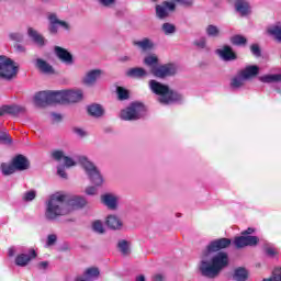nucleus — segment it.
Instances as JSON below:
<instances>
[{
    "instance_id": "nucleus-1",
    "label": "nucleus",
    "mask_w": 281,
    "mask_h": 281,
    "mask_svg": "<svg viewBox=\"0 0 281 281\" xmlns=\"http://www.w3.org/2000/svg\"><path fill=\"white\" fill-rule=\"evenodd\" d=\"M232 245V239L220 238L211 241L206 248L202 251L199 271L203 278L214 280L221 276V271L229 267V255L221 251V249H227Z\"/></svg>"
},
{
    "instance_id": "nucleus-2",
    "label": "nucleus",
    "mask_w": 281,
    "mask_h": 281,
    "mask_svg": "<svg viewBox=\"0 0 281 281\" xmlns=\"http://www.w3.org/2000/svg\"><path fill=\"white\" fill-rule=\"evenodd\" d=\"M87 205V199L80 195L68 196L63 193L52 194L44 204V218L50 223L63 218V216H69L70 212L85 207Z\"/></svg>"
},
{
    "instance_id": "nucleus-3",
    "label": "nucleus",
    "mask_w": 281,
    "mask_h": 281,
    "mask_svg": "<svg viewBox=\"0 0 281 281\" xmlns=\"http://www.w3.org/2000/svg\"><path fill=\"white\" fill-rule=\"evenodd\" d=\"M149 89L153 93L158 95V102L165 106L177 104V102H183V94L155 79L149 80Z\"/></svg>"
},
{
    "instance_id": "nucleus-4",
    "label": "nucleus",
    "mask_w": 281,
    "mask_h": 281,
    "mask_svg": "<svg viewBox=\"0 0 281 281\" xmlns=\"http://www.w3.org/2000/svg\"><path fill=\"white\" fill-rule=\"evenodd\" d=\"M77 159L87 177H89L91 183L97 188H100L104 183V178L102 177V173H100V170H98V167H95V165L86 156H79Z\"/></svg>"
},
{
    "instance_id": "nucleus-5",
    "label": "nucleus",
    "mask_w": 281,
    "mask_h": 281,
    "mask_svg": "<svg viewBox=\"0 0 281 281\" xmlns=\"http://www.w3.org/2000/svg\"><path fill=\"white\" fill-rule=\"evenodd\" d=\"M146 115V105L142 102H132L127 108L123 109L120 113L121 120L125 122H135L142 120Z\"/></svg>"
},
{
    "instance_id": "nucleus-6",
    "label": "nucleus",
    "mask_w": 281,
    "mask_h": 281,
    "mask_svg": "<svg viewBox=\"0 0 281 281\" xmlns=\"http://www.w3.org/2000/svg\"><path fill=\"white\" fill-rule=\"evenodd\" d=\"M179 71V67L177 64H165L159 66H153L150 68V74L154 78H159L164 80L166 78H172V76H177Z\"/></svg>"
},
{
    "instance_id": "nucleus-7",
    "label": "nucleus",
    "mask_w": 281,
    "mask_h": 281,
    "mask_svg": "<svg viewBox=\"0 0 281 281\" xmlns=\"http://www.w3.org/2000/svg\"><path fill=\"white\" fill-rule=\"evenodd\" d=\"M47 20H48V32L49 34H58V31L60 27L64 32H71V23L58 19L57 13H48L47 14Z\"/></svg>"
},
{
    "instance_id": "nucleus-8",
    "label": "nucleus",
    "mask_w": 281,
    "mask_h": 281,
    "mask_svg": "<svg viewBox=\"0 0 281 281\" xmlns=\"http://www.w3.org/2000/svg\"><path fill=\"white\" fill-rule=\"evenodd\" d=\"M16 74H19V66H15L12 59L5 56H0V78L12 80Z\"/></svg>"
},
{
    "instance_id": "nucleus-9",
    "label": "nucleus",
    "mask_w": 281,
    "mask_h": 281,
    "mask_svg": "<svg viewBox=\"0 0 281 281\" xmlns=\"http://www.w3.org/2000/svg\"><path fill=\"white\" fill-rule=\"evenodd\" d=\"M155 10L157 19L164 21V19H168V16H170V12H176L177 3L172 1H164L161 4H157Z\"/></svg>"
},
{
    "instance_id": "nucleus-10",
    "label": "nucleus",
    "mask_w": 281,
    "mask_h": 281,
    "mask_svg": "<svg viewBox=\"0 0 281 281\" xmlns=\"http://www.w3.org/2000/svg\"><path fill=\"white\" fill-rule=\"evenodd\" d=\"M215 54L220 56L222 60L225 63H229L232 60H237L238 55L234 53V49L229 45H224L222 48H217L215 50Z\"/></svg>"
},
{
    "instance_id": "nucleus-11",
    "label": "nucleus",
    "mask_w": 281,
    "mask_h": 281,
    "mask_svg": "<svg viewBox=\"0 0 281 281\" xmlns=\"http://www.w3.org/2000/svg\"><path fill=\"white\" fill-rule=\"evenodd\" d=\"M55 56L64 63V65H74V55L69 53V50L60 47V46H55L54 48Z\"/></svg>"
},
{
    "instance_id": "nucleus-12",
    "label": "nucleus",
    "mask_w": 281,
    "mask_h": 281,
    "mask_svg": "<svg viewBox=\"0 0 281 281\" xmlns=\"http://www.w3.org/2000/svg\"><path fill=\"white\" fill-rule=\"evenodd\" d=\"M34 104H35V106H40L41 109H43V106H47V105L52 104L50 91L37 92L34 95Z\"/></svg>"
},
{
    "instance_id": "nucleus-13",
    "label": "nucleus",
    "mask_w": 281,
    "mask_h": 281,
    "mask_svg": "<svg viewBox=\"0 0 281 281\" xmlns=\"http://www.w3.org/2000/svg\"><path fill=\"white\" fill-rule=\"evenodd\" d=\"M120 201V196L113 193H105L101 195V203L108 207V210H112L115 212L117 210V202Z\"/></svg>"
},
{
    "instance_id": "nucleus-14",
    "label": "nucleus",
    "mask_w": 281,
    "mask_h": 281,
    "mask_svg": "<svg viewBox=\"0 0 281 281\" xmlns=\"http://www.w3.org/2000/svg\"><path fill=\"white\" fill-rule=\"evenodd\" d=\"M100 278V269L97 267L87 268L82 276L76 278L75 281H93Z\"/></svg>"
},
{
    "instance_id": "nucleus-15",
    "label": "nucleus",
    "mask_w": 281,
    "mask_h": 281,
    "mask_svg": "<svg viewBox=\"0 0 281 281\" xmlns=\"http://www.w3.org/2000/svg\"><path fill=\"white\" fill-rule=\"evenodd\" d=\"M50 155L55 161H60V159H64L66 168H74V166H76V160H74L71 157L65 156L64 150L55 149Z\"/></svg>"
},
{
    "instance_id": "nucleus-16",
    "label": "nucleus",
    "mask_w": 281,
    "mask_h": 281,
    "mask_svg": "<svg viewBox=\"0 0 281 281\" xmlns=\"http://www.w3.org/2000/svg\"><path fill=\"white\" fill-rule=\"evenodd\" d=\"M268 36H271L276 43H281V21H277L267 27Z\"/></svg>"
},
{
    "instance_id": "nucleus-17",
    "label": "nucleus",
    "mask_w": 281,
    "mask_h": 281,
    "mask_svg": "<svg viewBox=\"0 0 281 281\" xmlns=\"http://www.w3.org/2000/svg\"><path fill=\"white\" fill-rule=\"evenodd\" d=\"M132 45L142 52H150L155 48V42L148 37H144L143 40H135L132 42Z\"/></svg>"
},
{
    "instance_id": "nucleus-18",
    "label": "nucleus",
    "mask_w": 281,
    "mask_h": 281,
    "mask_svg": "<svg viewBox=\"0 0 281 281\" xmlns=\"http://www.w3.org/2000/svg\"><path fill=\"white\" fill-rule=\"evenodd\" d=\"M25 108L23 105H4L0 108V117L2 115H23Z\"/></svg>"
},
{
    "instance_id": "nucleus-19",
    "label": "nucleus",
    "mask_w": 281,
    "mask_h": 281,
    "mask_svg": "<svg viewBox=\"0 0 281 281\" xmlns=\"http://www.w3.org/2000/svg\"><path fill=\"white\" fill-rule=\"evenodd\" d=\"M34 258H36V250L31 249L29 255H18L15 258V265H18V267H27V265H30V262L34 260Z\"/></svg>"
},
{
    "instance_id": "nucleus-20",
    "label": "nucleus",
    "mask_w": 281,
    "mask_h": 281,
    "mask_svg": "<svg viewBox=\"0 0 281 281\" xmlns=\"http://www.w3.org/2000/svg\"><path fill=\"white\" fill-rule=\"evenodd\" d=\"M102 76V70L100 69H93L86 74V76L82 79L83 85L87 87H93L95 82L98 81V78Z\"/></svg>"
},
{
    "instance_id": "nucleus-21",
    "label": "nucleus",
    "mask_w": 281,
    "mask_h": 281,
    "mask_svg": "<svg viewBox=\"0 0 281 281\" xmlns=\"http://www.w3.org/2000/svg\"><path fill=\"white\" fill-rule=\"evenodd\" d=\"M12 164L15 170H19L20 172H23V170L30 169V160L23 155L15 156L12 159Z\"/></svg>"
},
{
    "instance_id": "nucleus-22",
    "label": "nucleus",
    "mask_w": 281,
    "mask_h": 281,
    "mask_svg": "<svg viewBox=\"0 0 281 281\" xmlns=\"http://www.w3.org/2000/svg\"><path fill=\"white\" fill-rule=\"evenodd\" d=\"M27 36L37 45V47H45V43L47 42L38 31L34 30V27L27 29Z\"/></svg>"
},
{
    "instance_id": "nucleus-23",
    "label": "nucleus",
    "mask_w": 281,
    "mask_h": 281,
    "mask_svg": "<svg viewBox=\"0 0 281 281\" xmlns=\"http://www.w3.org/2000/svg\"><path fill=\"white\" fill-rule=\"evenodd\" d=\"M235 10L241 16H249V14H251V5L247 2V0H236Z\"/></svg>"
},
{
    "instance_id": "nucleus-24",
    "label": "nucleus",
    "mask_w": 281,
    "mask_h": 281,
    "mask_svg": "<svg viewBox=\"0 0 281 281\" xmlns=\"http://www.w3.org/2000/svg\"><path fill=\"white\" fill-rule=\"evenodd\" d=\"M105 225L115 232L122 229L124 227V222H122V218L117 215H109L105 221Z\"/></svg>"
},
{
    "instance_id": "nucleus-25",
    "label": "nucleus",
    "mask_w": 281,
    "mask_h": 281,
    "mask_svg": "<svg viewBox=\"0 0 281 281\" xmlns=\"http://www.w3.org/2000/svg\"><path fill=\"white\" fill-rule=\"evenodd\" d=\"M260 71V68L258 66H247L246 68L239 70L238 72L246 79L251 80V78H256L258 76V72Z\"/></svg>"
},
{
    "instance_id": "nucleus-26",
    "label": "nucleus",
    "mask_w": 281,
    "mask_h": 281,
    "mask_svg": "<svg viewBox=\"0 0 281 281\" xmlns=\"http://www.w3.org/2000/svg\"><path fill=\"white\" fill-rule=\"evenodd\" d=\"M67 102L66 90L53 92L50 91V104H65Z\"/></svg>"
},
{
    "instance_id": "nucleus-27",
    "label": "nucleus",
    "mask_w": 281,
    "mask_h": 281,
    "mask_svg": "<svg viewBox=\"0 0 281 281\" xmlns=\"http://www.w3.org/2000/svg\"><path fill=\"white\" fill-rule=\"evenodd\" d=\"M205 34L209 36V38H221L223 33L221 32V27L217 25L209 24L205 27Z\"/></svg>"
},
{
    "instance_id": "nucleus-28",
    "label": "nucleus",
    "mask_w": 281,
    "mask_h": 281,
    "mask_svg": "<svg viewBox=\"0 0 281 281\" xmlns=\"http://www.w3.org/2000/svg\"><path fill=\"white\" fill-rule=\"evenodd\" d=\"M87 111L92 117H102V115H104V108L98 103L88 105Z\"/></svg>"
},
{
    "instance_id": "nucleus-29",
    "label": "nucleus",
    "mask_w": 281,
    "mask_h": 281,
    "mask_svg": "<svg viewBox=\"0 0 281 281\" xmlns=\"http://www.w3.org/2000/svg\"><path fill=\"white\" fill-rule=\"evenodd\" d=\"M82 90H66V102H80Z\"/></svg>"
},
{
    "instance_id": "nucleus-30",
    "label": "nucleus",
    "mask_w": 281,
    "mask_h": 281,
    "mask_svg": "<svg viewBox=\"0 0 281 281\" xmlns=\"http://www.w3.org/2000/svg\"><path fill=\"white\" fill-rule=\"evenodd\" d=\"M247 278H249V272L247 271V269L239 267L234 270V273H233L234 281H247Z\"/></svg>"
},
{
    "instance_id": "nucleus-31",
    "label": "nucleus",
    "mask_w": 281,
    "mask_h": 281,
    "mask_svg": "<svg viewBox=\"0 0 281 281\" xmlns=\"http://www.w3.org/2000/svg\"><path fill=\"white\" fill-rule=\"evenodd\" d=\"M37 68L42 70L43 74H47L48 76H52V74H55L54 67L49 65L47 61L43 59H37L36 60Z\"/></svg>"
},
{
    "instance_id": "nucleus-32",
    "label": "nucleus",
    "mask_w": 281,
    "mask_h": 281,
    "mask_svg": "<svg viewBox=\"0 0 281 281\" xmlns=\"http://www.w3.org/2000/svg\"><path fill=\"white\" fill-rule=\"evenodd\" d=\"M127 76L131 78H146V76H148V71L142 67L131 68L127 70Z\"/></svg>"
},
{
    "instance_id": "nucleus-33",
    "label": "nucleus",
    "mask_w": 281,
    "mask_h": 281,
    "mask_svg": "<svg viewBox=\"0 0 281 281\" xmlns=\"http://www.w3.org/2000/svg\"><path fill=\"white\" fill-rule=\"evenodd\" d=\"M246 81L247 80L237 72V75L231 80V87L232 89H240L241 87H245Z\"/></svg>"
},
{
    "instance_id": "nucleus-34",
    "label": "nucleus",
    "mask_w": 281,
    "mask_h": 281,
    "mask_svg": "<svg viewBox=\"0 0 281 281\" xmlns=\"http://www.w3.org/2000/svg\"><path fill=\"white\" fill-rule=\"evenodd\" d=\"M1 172L4 175V177H9V175H14L16 172V169L14 167V164H8V162H2L1 166Z\"/></svg>"
},
{
    "instance_id": "nucleus-35",
    "label": "nucleus",
    "mask_w": 281,
    "mask_h": 281,
    "mask_svg": "<svg viewBox=\"0 0 281 281\" xmlns=\"http://www.w3.org/2000/svg\"><path fill=\"white\" fill-rule=\"evenodd\" d=\"M117 247L123 256H128V254H131V243H128L127 240H120Z\"/></svg>"
},
{
    "instance_id": "nucleus-36",
    "label": "nucleus",
    "mask_w": 281,
    "mask_h": 281,
    "mask_svg": "<svg viewBox=\"0 0 281 281\" xmlns=\"http://www.w3.org/2000/svg\"><path fill=\"white\" fill-rule=\"evenodd\" d=\"M143 63L147 67H154V65H158L159 64V57H157V55H155V54H150V55H147L144 58Z\"/></svg>"
},
{
    "instance_id": "nucleus-37",
    "label": "nucleus",
    "mask_w": 281,
    "mask_h": 281,
    "mask_svg": "<svg viewBox=\"0 0 281 281\" xmlns=\"http://www.w3.org/2000/svg\"><path fill=\"white\" fill-rule=\"evenodd\" d=\"M231 43L237 47H243V45H247V40L243 35H234L231 37Z\"/></svg>"
},
{
    "instance_id": "nucleus-38",
    "label": "nucleus",
    "mask_w": 281,
    "mask_h": 281,
    "mask_svg": "<svg viewBox=\"0 0 281 281\" xmlns=\"http://www.w3.org/2000/svg\"><path fill=\"white\" fill-rule=\"evenodd\" d=\"M162 32L166 36H170V34H175V32H177V26L172 23L166 22L162 24Z\"/></svg>"
},
{
    "instance_id": "nucleus-39",
    "label": "nucleus",
    "mask_w": 281,
    "mask_h": 281,
    "mask_svg": "<svg viewBox=\"0 0 281 281\" xmlns=\"http://www.w3.org/2000/svg\"><path fill=\"white\" fill-rule=\"evenodd\" d=\"M98 5L100 8H115L117 5V0H97Z\"/></svg>"
},
{
    "instance_id": "nucleus-40",
    "label": "nucleus",
    "mask_w": 281,
    "mask_h": 281,
    "mask_svg": "<svg viewBox=\"0 0 281 281\" xmlns=\"http://www.w3.org/2000/svg\"><path fill=\"white\" fill-rule=\"evenodd\" d=\"M246 238V247H256V245H258V243H260V239L257 236H245Z\"/></svg>"
},
{
    "instance_id": "nucleus-41",
    "label": "nucleus",
    "mask_w": 281,
    "mask_h": 281,
    "mask_svg": "<svg viewBox=\"0 0 281 281\" xmlns=\"http://www.w3.org/2000/svg\"><path fill=\"white\" fill-rule=\"evenodd\" d=\"M234 245L237 249H243L247 247V241L245 236L235 237Z\"/></svg>"
},
{
    "instance_id": "nucleus-42",
    "label": "nucleus",
    "mask_w": 281,
    "mask_h": 281,
    "mask_svg": "<svg viewBox=\"0 0 281 281\" xmlns=\"http://www.w3.org/2000/svg\"><path fill=\"white\" fill-rule=\"evenodd\" d=\"M154 3L157 0H151ZM173 3L180 4L182 8H193L194 7V0H173Z\"/></svg>"
},
{
    "instance_id": "nucleus-43",
    "label": "nucleus",
    "mask_w": 281,
    "mask_h": 281,
    "mask_svg": "<svg viewBox=\"0 0 281 281\" xmlns=\"http://www.w3.org/2000/svg\"><path fill=\"white\" fill-rule=\"evenodd\" d=\"M9 38L11 41H15L16 43H23L25 35L21 32H14L9 34Z\"/></svg>"
},
{
    "instance_id": "nucleus-44",
    "label": "nucleus",
    "mask_w": 281,
    "mask_h": 281,
    "mask_svg": "<svg viewBox=\"0 0 281 281\" xmlns=\"http://www.w3.org/2000/svg\"><path fill=\"white\" fill-rule=\"evenodd\" d=\"M262 281H281V268H276L272 271V276L268 279H263Z\"/></svg>"
},
{
    "instance_id": "nucleus-45",
    "label": "nucleus",
    "mask_w": 281,
    "mask_h": 281,
    "mask_svg": "<svg viewBox=\"0 0 281 281\" xmlns=\"http://www.w3.org/2000/svg\"><path fill=\"white\" fill-rule=\"evenodd\" d=\"M195 47H199V49H207V38L205 37H200L199 40H195L193 42Z\"/></svg>"
},
{
    "instance_id": "nucleus-46",
    "label": "nucleus",
    "mask_w": 281,
    "mask_h": 281,
    "mask_svg": "<svg viewBox=\"0 0 281 281\" xmlns=\"http://www.w3.org/2000/svg\"><path fill=\"white\" fill-rule=\"evenodd\" d=\"M116 93H117L119 100H128V90H126L122 87H117Z\"/></svg>"
},
{
    "instance_id": "nucleus-47",
    "label": "nucleus",
    "mask_w": 281,
    "mask_h": 281,
    "mask_svg": "<svg viewBox=\"0 0 281 281\" xmlns=\"http://www.w3.org/2000/svg\"><path fill=\"white\" fill-rule=\"evenodd\" d=\"M0 142L1 144H5L7 146H10V144H12V137H10V134L5 132H0Z\"/></svg>"
},
{
    "instance_id": "nucleus-48",
    "label": "nucleus",
    "mask_w": 281,
    "mask_h": 281,
    "mask_svg": "<svg viewBox=\"0 0 281 281\" xmlns=\"http://www.w3.org/2000/svg\"><path fill=\"white\" fill-rule=\"evenodd\" d=\"M92 229L93 232H95L97 234H103L104 233V225L102 224V222L100 221H95L92 224Z\"/></svg>"
},
{
    "instance_id": "nucleus-49",
    "label": "nucleus",
    "mask_w": 281,
    "mask_h": 281,
    "mask_svg": "<svg viewBox=\"0 0 281 281\" xmlns=\"http://www.w3.org/2000/svg\"><path fill=\"white\" fill-rule=\"evenodd\" d=\"M57 240H58V236H56V234L48 235L45 247H53V245H56Z\"/></svg>"
},
{
    "instance_id": "nucleus-50",
    "label": "nucleus",
    "mask_w": 281,
    "mask_h": 281,
    "mask_svg": "<svg viewBox=\"0 0 281 281\" xmlns=\"http://www.w3.org/2000/svg\"><path fill=\"white\" fill-rule=\"evenodd\" d=\"M250 52L252 56H256V58H260V56L262 55V52L260 50V46L258 44H252L250 46Z\"/></svg>"
},
{
    "instance_id": "nucleus-51",
    "label": "nucleus",
    "mask_w": 281,
    "mask_h": 281,
    "mask_svg": "<svg viewBox=\"0 0 281 281\" xmlns=\"http://www.w3.org/2000/svg\"><path fill=\"white\" fill-rule=\"evenodd\" d=\"M36 199V191H27L23 194V201L30 202Z\"/></svg>"
},
{
    "instance_id": "nucleus-52",
    "label": "nucleus",
    "mask_w": 281,
    "mask_h": 281,
    "mask_svg": "<svg viewBox=\"0 0 281 281\" xmlns=\"http://www.w3.org/2000/svg\"><path fill=\"white\" fill-rule=\"evenodd\" d=\"M72 133H75L77 137H87V131H85L82 127H74Z\"/></svg>"
},
{
    "instance_id": "nucleus-53",
    "label": "nucleus",
    "mask_w": 281,
    "mask_h": 281,
    "mask_svg": "<svg viewBox=\"0 0 281 281\" xmlns=\"http://www.w3.org/2000/svg\"><path fill=\"white\" fill-rule=\"evenodd\" d=\"M86 194H88V196H95V194H98V188L95 187H88L85 190Z\"/></svg>"
},
{
    "instance_id": "nucleus-54",
    "label": "nucleus",
    "mask_w": 281,
    "mask_h": 281,
    "mask_svg": "<svg viewBox=\"0 0 281 281\" xmlns=\"http://www.w3.org/2000/svg\"><path fill=\"white\" fill-rule=\"evenodd\" d=\"M266 254L268 256H276L277 251H276V248L271 247V246H266Z\"/></svg>"
},
{
    "instance_id": "nucleus-55",
    "label": "nucleus",
    "mask_w": 281,
    "mask_h": 281,
    "mask_svg": "<svg viewBox=\"0 0 281 281\" xmlns=\"http://www.w3.org/2000/svg\"><path fill=\"white\" fill-rule=\"evenodd\" d=\"M57 175H59V177H61V179H67V172L65 171V168H63V167H58Z\"/></svg>"
},
{
    "instance_id": "nucleus-56",
    "label": "nucleus",
    "mask_w": 281,
    "mask_h": 281,
    "mask_svg": "<svg viewBox=\"0 0 281 281\" xmlns=\"http://www.w3.org/2000/svg\"><path fill=\"white\" fill-rule=\"evenodd\" d=\"M119 60L120 63H128L131 61V56L128 55L121 56Z\"/></svg>"
},
{
    "instance_id": "nucleus-57",
    "label": "nucleus",
    "mask_w": 281,
    "mask_h": 281,
    "mask_svg": "<svg viewBox=\"0 0 281 281\" xmlns=\"http://www.w3.org/2000/svg\"><path fill=\"white\" fill-rule=\"evenodd\" d=\"M52 117L55 120V122H60V120H63V116L57 113H52Z\"/></svg>"
},
{
    "instance_id": "nucleus-58",
    "label": "nucleus",
    "mask_w": 281,
    "mask_h": 281,
    "mask_svg": "<svg viewBox=\"0 0 281 281\" xmlns=\"http://www.w3.org/2000/svg\"><path fill=\"white\" fill-rule=\"evenodd\" d=\"M49 267V262L47 261H42L38 263V269H47Z\"/></svg>"
},
{
    "instance_id": "nucleus-59",
    "label": "nucleus",
    "mask_w": 281,
    "mask_h": 281,
    "mask_svg": "<svg viewBox=\"0 0 281 281\" xmlns=\"http://www.w3.org/2000/svg\"><path fill=\"white\" fill-rule=\"evenodd\" d=\"M241 234H243V236H249L250 234H254V228H247Z\"/></svg>"
},
{
    "instance_id": "nucleus-60",
    "label": "nucleus",
    "mask_w": 281,
    "mask_h": 281,
    "mask_svg": "<svg viewBox=\"0 0 281 281\" xmlns=\"http://www.w3.org/2000/svg\"><path fill=\"white\" fill-rule=\"evenodd\" d=\"M154 281H164L162 274H156V276H154Z\"/></svg>"
},
{
    "instance_id": "nucleus-61",
    "label": "nucleus",
    "mask_w": 281,
    "mask_h": 281,
    "mask_svg": "<svg viewBox=\"0 0 281 281\" xmlns=\"http://www.w3.org/2000/svg\"><path fill=\"white\" fill-rule=\"evenodd\" d=\"M136 281H146V277H144V274H140L136 277Z\"/></svg>"
},
{
    "instance_id": "nucleus-62",
    "label": "nucleus",
    "mask_w": 281,
    "mask_h": 281,
    "mask_svg": "<svg viewBox=\"0 0 281 281\" xmlns=\"http://www.w3.org/2000/svg\"><path fill=\"white\" fill-rule=\"evenodd\" d=\"M14 254H16V250H14V248H10L9 256L12 257V256H14Z\"/></svg>"
},
{
    "instance_id": "nucleus-63",
    "label": "nucleus",
    "mask_w": 281,
    "mask_h": 281,
    "mask_svg": "<svg viewBox=\"0 0 281 281\" xmlns=\"http://www.w3.org/2000/svg\"><path fill=\"white\" fill-rule=\"evenodd\" d=\"M41 1H43L44 3H49V1L52 0H41Z\"/></svg>"
},
{
    "instance_id": "nucleus-64",
    "label": "nucleus",
    "mask_w": 281,
    "mask_h": 281,
    "mask_svg": "<svg viewBox=\"0 0 281 281\" xmlns=\"http://www.w3.org/2000/svg\"><path fill=\"white\" fill-rule=\"evenodd\" d=\"M18 49H21V50H23V46H18Z\"/></svg>"
}]
</instances>
